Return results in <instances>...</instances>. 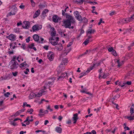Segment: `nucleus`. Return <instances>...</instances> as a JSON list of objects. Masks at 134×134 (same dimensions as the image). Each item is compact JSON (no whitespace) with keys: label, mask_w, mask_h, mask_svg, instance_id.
Here are the masks:
<instances>
[{"label":"nucleus","mask_w":134,"mask_h":134,"mask_svg":"<svg viewBox=\"0 0 134 134\" xmlns=\"http://www.w3.org/2000/svg\"><path fill=\"white\" fill-rule=\"evenodd\" d=\"M62 60H63V62L61 64L62 65H65V64L68 62V59L66 58H63V59Z\"/></svg>","instance_id":"21"},{"label":"nucleus","mask_w":134,"mask_h":134,"mask_svg":"<svg viewBox=\"0 0 134 134\" xmlns=\"http://www.w3.org/2000/svg\"><path fill=\"white\" fill-rule=\"evenodd\" d=\"M87 74L86 72H84L81 73L79 75L80 76H79V77L80 78H81L83 76L86 75Z\"/></svg>","instance_id":"28"},{"label":"nucleus","mask_w":134,"mask_h":134,"mask_svg":"<svg viewBox=\"0 0 134 134\" xmlns=\"http://www.w3.org/2000/svg\"><path fill=\"white\" fill-rule=\"evenodd\" d=\"M72 42H70L67 45V47H70L71 45L72 44Z\"/></svg>","instance_id":"60"},{"label":"nucleus","mask_w":134,"mask_h":134,"mask_svg":"<svg viewBox=\"0 0 134 134\" xmlns=\"http://www.w3.org/2000/svg\"><path fill=\"white\" fill-rule=\"evenodd\" d=\"M112 54L115 56H116L117 55V54L116 52L114 49L111 52Z\"/></svg>","instance_id":"36"},{"label":"nucleus","mask_w":134,"mask_h":134,"mask_svg":"<svg viewBox=\"0 0 134 134\" xmlns=\"http://www.w3.org/2000/svg\"><path fill=\"white\" fill-rule=\"evenodd\" d=\"M107 48L108 51L109 52H111L114 50L113 47L109 46H107Z\"/></svg>","instance_id":"25"},{"label":"nucleus","mask_w":134,"mask_h":134,"mask_svg":"<svg viewBox=\"0 0 134 134\" xmlns=\"http://www.w3.org/2000/svg\"><path fill=\"white\" fill-rule=\"evenodd\" d=\"M95 30L93 29H92L91 27H90L86 32V33L92 34H94L95 32Z\"/></svg>","instance_id":"14"},{"label":"nucleus","mask_w":134,"mask_h":134,"mask_svg":"<svg viewBox=\"0 0 134 134\" xmlns=\"http://www.w3.org/2000/svg\"><path fill=\"white\" fill-rule=\"evenodd\" d=\"M16 4L12 6H9V8L12 9L11 12H9L7 14V16H11L12 15H15L17 11V8L16 7Z\"/></svg>","instance_id":"2"},{"label":"nucleus","mask_w":134,"mask_h":134,"mask_svg":"<svg viewBox=\"0 0 134 134\" xmlns=\"http://www.w3.org/2000/svg\"><path fill=\"white\" fill-rule=\"evenodd\" d=\"M18 72L17 71H15L14 72H13L12 74L13 76H16L18 75Z\"/></svg>","instance_id":"44"},{"label":"nucleus","mask_w":134,"mask_h":134,"mask_svg":"<svg viewBox=\"0 0 134 134\" xmlns=\"http://www.w3.org/2000/svg\"><path fill=\"white\" fill-rule=\"evenodd\" d=\"M86 36L88 38L90 39L92 38V34H89L87 33H86Z\"/></svg>","instance_id":"35"},{"label":"nucleus","mask_w":134,"mask_h":134,"mask_svg":"<svg viewBox=\"0 0 134 134\" xmlns=\"http://www.w3.org/2000/svg\"><path fill=\"white\" fill-rule=\"evenodd\" d=\"M50 26L51 27V29L49 31V33L52 36H55L56 34V31L54 27H52L50 25Z\"/></svg>","instance_id":"7"},{"label":"nucleus","mask_w":134,"mask_h":134,"mask_svg":"<svg viewBox=\"0 0 134 134\" xmlns=\"http://www.w3.org/2000/svg\"><path fill=\"white\" fill-rule=\"evenodd\" d=\"M53 37V36H52L51 39H49L50 42H51V41H54V40L55 39Z\"/></svg>","instance_id":"59"},{"label":"nucleus","mask_w":134,"mask_h":134,"mask_svg":"<svg viewBox=\"0 0 134 134\" xmlns=\"http://www.w3.org/2000/svg\"><path fill=\"white\" fill-rule=\"evenodd\" d=\"M102 71V69L101 68L100 69H99L98 70V72H100L99 77L100 78L101 76V75H102V74H103V75L102 76V78H103V79H105L107 76V74H105L104 73H103V74H102V72H101Z\"/></svg>","instance_id":"11"},{"label":"nucleus","mask_w":134,"mask_h":134,"mask_svg":"<svg viewBox=\"0 0 134 134\" xmlns=\"http://www.w3.org/2000/svg\"><path fill=\"white\" fill-rule=\"evenodd\" d=\"M87 90L86 88H84L83 90L81 92H87Z\"/></svg>","instance_id":"61"},{"label":"nucleus","mask_w":134,"mask_h":134,"mask_svg":"<svg viewBox=\"0 0 134 134\" xmlns=\"http://www.w3.org/2000/svg\"><path fill=\"white\" fill-rule=\"evenodd\" d=\"M90 41V39L87 38L86 39V40L83 43L85 45H87L89 42Z\"/></svg>","instance_id":"32"},{"label":"nucleus","mask_w":134,"mask_h":134,"mask_svg":"<svg viewBox=\"0 0 134 134\" xmlns=\"http://www.w3.org/2000/svg\"><path fill=\"white\" fill-rule=\"evenodd\" d=\"M93 64V66H90V68H88L87 69V70L85 72H87V74L88 73L90 72L91 70H92L93 69V68L95 65L96 64Z\"/></svg>","instance_id":"18"},{"label":"nucleus","mask_w":134,"mask_h":134,"mask_svg":"<svg viewBox=\"0 0 134 134\" xmlns=\"http://www.w3.org/2000/svg\"><path fill=\"white\" fill-rule=\"evenodd\" d=\"M27 64L26 63L25 61L24 63H23L19 65V67L21 68H22L23 67H26L27 65Z\"/></svg>","instance_id":"24"},{"label":"nucleus","mask_w":134,"mask_h":134,"mask_svg":"<svg viewBox=\"0 0 134 134\" xmlns=\"http://www.w3.org/2000/svg\"><path fill=\"white\" fill-rule=\"evenodd\" d=\"M30 37H28L27 38H26V42H27V43H29V42L30 41Z\"/></svg>","instance_id":"51"},{"label":"nucleus","mask_w":134,"mask_h":134,"mask_svg":"<svg viewBox=\"0 0 134 134\" xmlns=\"http://www.w3.org/2000/svg\"><path fill=\"white\" fill-rule=\"evenodd\" d=\"M131 20L132 21H133V20H134V14L131 17Z\"/></svg>","instance_id":"63"},{"label":"nucleus","mask_w":134,"mask_h":134,"mask_svg":"<svg viewBox=\"0 0 134 134\" xmlns=\"http://www.w3.org/2000/svg\"><path fill=\"white\" fill-rule=\"evenodd\" d=\"M14 31L15 32H19V30L17 29H14Z\"/></svg>","instance_id":"62"},{"label":"nucleus","mask_w":134,"mask_h":134,"mask_svg":"<svg viewBox=\"0 0 134 134\" xmlns=\"http://www.w3.org/2000/svg\"><path fill=\"white\" fill-rule=\"evenodd\" d=\"M6 37L10 40L14 41L15 40L16 36L13 34H10L9 36H7Z\"/></svg>","instance_id":"8"},{"label":"nucleus","mask_w":134,"mask_h":134,"mask_svg":"<svg viewBox=\"0 0 134 134\" xmlns=\"http://www.w3.org/2000/svg\"><path fill=\"white\" fill-rule=\"evenodd\" d=\"M75 1L78 3H79L80 4H82L83 2V0H76Z\"/></svg>","instance_id":"39"},{"label":"nucleus","mask_w":134,"mask_h":134,"mask_svg":"<svg viewBox=\"0 0 134 134\" xmlns=\"http://www.w3.org/2000/svg\"><path fill=\"white\" fill-rule=\"evenodd\" d=\"M57 45V46H56L55 47L58 50L60 51L63 49V47L62 44L61 43H59Z\"/></svg>","instance_id":"15"},{"label":"nucleus","mask_w":134,"mask_h":134,"mask_svg":"<svg viewBox=\"0 0 134 134\" xmlns=\"http://www.w3.org/2000/svg\"><path fill=\"white\" fill-rule=\"evenodd\" d=\"M49 10L47 9H46L44 10L42 12V15L43 16H45L46 15V14L47 13L49 12Z\"/></svg>","instance_id":"23"},{"label":"nucleus","mask_w":134,"mask_h":134,"mask_svg":"<svg viewBox=\"0 0 134 134\" xmlns=\"http://www.w3.org/2000/svg\"><path fill=\"white\" fill-rule=\"evenodd\" d=\"M52 19L54 22L57 23L58 22V20H60L61 18H59L57 15H54L53 16Z\"/></svg>","instance_id":"9"},{"label":"nucleus","mask_w":134,"mask_h":134,"mask_svg":"<svg viewBox=\"0 0 134 134\" xmlns=\"http://www.w3.org/2000/svg\"><path fill=\"white\" fill-rule=\"evenodd\" d=\"M54 81H52V82H48L47 83H46L45 85V86H44V90H46V87H49L50 85H52L54 83Z\"/></svg>","instance_id":"12"},{"label":"nucleus","mask_w":134,"mask_h":134,"mask_svg":"<svg viewBox=\"0 0 134 134\" xmlns=\"http://www.w3.org/2000/svg\"><path fill=\"white\" fill-rule=\"evenodd\" d=\"M131 84V81H127L126 83V84L129 85H130Z\"/></svg>","instance_id":"52"},{"label":"nucleus","mask_w":134,"mask_h":134,"mask_svg":"<svg viewBox=\"0 0 134 134\" xmlns=\"http://www.w3.org/2000/svg\"><path fill=\"white\" fill-rule=\"evenodd\" d=\"M21 47L23 48L24 49H25L26 47H25V45L24 44H23L21 45Z\"/></svg>","instance_id":"58"},{"label":"nucleus","mask_w":134,"mask_h":134,"mask_svg":"<svg viewBox=\"0 0 134 134\" xmlns=\"http://www.w3.org/2000/svg\"><path fill=\"white\" fill-rule=\"evenodd\" d=\"M86 94L89 96L88 97V98H91L93 97V94L91 93H86Z\"/></svg>","instance_id":"37"},{"label":"nucleus","mask_w":134,"mask_h":134,"mask_svg":"<svg viewBox=\"0 0 134 134\" xmlns=\"http://www.w3.org/2000/svg\"><path fill=\"white\" fill-rule=\"evenodd\" d=\"M78 114L77 113L74 114L73 115L74 117L72 118L73 119L77 120L79 119V118L78 117Z\"/></svg>","instance_id":"26"},{"label":"nucleus","mask_w":134,"mask_h":134,"mask_svg":"<svg viewBox=\"0 0 134 134\" xmlns=\"http://www.w3.org/2000/svg\"><path fill=\"white\" fill-rule=\"evenodd\" d=\"M23 24L22 23V22L21 21H20L19 22H18L17 23V26H18L20 25H22Z\"/></svg>","instance_id":"54"},{"label":"nucleus","mask_w":134,"mask_h":134,"mask_svg":"<svg viewBox=\"0 0 134 134\" xmlns=\"http://www.w3.org/2000/svg\"><path fill=\"white\" fill-rule=\"evenodd\" d=\"M60 76H63V79L66 76H67V77H68V75L67 74V73H65V72H64V73H62Z\"/></svg>","instance_id":"30"},{"label":"nucleus","mask_w":134,"mask_h":134,"mask_svg":"<svg viewBox=\"0 0 134 134\" xmlns=\"http://www.w3.org/2000/svg\"><path fill=\"white\" fill-rule=\"evenodd\" d=\"M126 118L128 119L129 120H132L134 119V115L132 116H126Z\"/></svg>","instance_id":"29"},{"label":"nucleus","mask_w":134,"mask_h":134,"mask_svg":"<svg viewBox=\"0 0 134 134\" xmlns=\"http://www.w3.org/2000/svg\"><path fill=\"white\" fill-rule=\"evenodd\" d=\"M16 56L15 55L14 56L13 58L10 61H13V62H16L15 60V59H16Z\"/></svg>","instance_id":"46"},{"label":"nucleus","mask_w":134,"mask_h":134,"mask_svg":"<svg viewBox=\"0 0 134 134\" xmlns=\"http://www.w3.org/2000/svg\"><path fill=\"white\" fill-rule=\"evenodd\" d=\"M34 43H32L31 44H30L28 46V47L30 49H32V48L34 46Z\"/></svg>","instance_id":"38"},{"label":"nucleus","mask_w":134,"mask_h":134,"mask_svg":"<svg viewBox=\"0 0 134 134\" xmlns=\"http://www.w3.org/2000/svg\"><path fill=\"white\" fill-rule=\"evenodd\" d=\"M54 55L53 54L51 55H47V57H48L49 60L50 61H52L54 59Z\"/></svg>","instance_id":"19"},{"label":"nucleus","mask_w":134,"mask_h":134,"mask_svg":"<svg viewBox=\"0 0 134 134\" xmlns=\"http://www.w3.org/2000/svg\"><path fill=\"white\" fill-rule=\"evenodd\" d=\"M40 10H38L34 15L33 18H35L37 17L40 15Z\"/></svg>","instance_id":"16"},{"label":"nucleus","mask_w":134,"mask_h":134,"mask_svg":"<svg viewBox=\"0 0 134 134\" xmlns=\"http://www.w3.org/2000/svg\"><path fill=\"white\" fill-rule=\"evenodd\" d=\"M48 46L45 45L44 46L43 48L46 50H48Z\"/></svg>","instance_id":"53"},{"label":"nucleus","mask_w":134,"mask_h":134,"mask_svg":"<svg viewBox=\"0 0 134 134\" xmlns=\"http://www.w3.org/2000/svg\"><path fill=\"white\" fill-rule=\"evenodd\" d=\"M130 113H131V115H132V114L134 113L133 109V108H132L131 107L130 108Z\"/></svg>","instance_id":"45"},{"label":"nucleus","mask_w":134,"mask_h":134,"mask_svg":"<svg viewBox=\"0 0 134 134\" xmlns=\"http://www.w3.org/2000/svg\"><path fill=\"white\" fill-rule=\"evenodd\" d=\"M71 120H69L66 123L69 125H70L71 124Z\"/></svg>","instance_id":"56"},{"label":"nucleus","mask_w":134,"mask_h":134,"mask_svg":"<svg viewBox=\"0 0 134 134\" xmlns=\"http://www.w3.org/2000/svg\"><path fill=\"white\" fill-rule=\"evenodd\" d=\"M63 77L61 76L60 75L59 76L58 78V80L59 81L62 80L63 79Z\"/></svg>","instance_id":"47"},{"label":"nucleus","mask_w":134,"mask_h":134,"mask_svg":"<svg viewBox=\"0 0 134 134\" xmlns=\"http://www.w3.org/2000/svg\"><path fill=\"white\" fill-rule=\"evenodd\" d=\"M74 14L77 19L81 21L82 20V18L81 15L79 14V12L77 10L75 11L74 12Z\"/></svg>","instance_id":"4"},{"label":"nucleus","mask_w":134,"mask_h":134,"mask_svg":"<svg viewBox=\"0 0 134 134\" xmlns=\"http://www.w3.org/2000/svg\"><path fill=\"white\" fill-rule=\"evenodd\" d=\"M31 3V5L33 7H35V3L34 2L33 0H30Z\"/></svg>","instance_id":"42"},{"label":"nucleus","mask_w":134,"mask_h":134,"mask_svg":"<svg viewBox=\"0 0 134 134\" xmlns=\"http://www.w3.org/2000/svg\"><path fill=\"white\" fill-rule=\"evenodd\" d=\"M44 40V39L41 37L39 38V41L38 42V43H43V41Z\"/></svg>","instance_id":"33"},{"label":"nucleus","mask_w":134,"mask_h":134,"mask_svg":"<svg viewBox=\"0 0 134 134\" xmlns=\"http://www.w3.org/2000/svg\"><path fill=\"white\" fill-rule=\"evenodd\" d=\"M36 97V94L34 93H31L29 96V99H32Z\"/></svg>","instance_id":"17"},{"label":"nucleus","mask_w":134,"mask_h":134,"mask_svg":"<svg viewBox=\"0 0 134 134\" xmlns=\"http://www.w3.org/2000/svg\"><path fill=\"white\" fill-rule=\"evenodd\" d=\"M84 31L83 30H81V31L80 33L79 34V36H78L77 38H79L80 36H81L82 34L84 33Z\"/></svg>","instance_id":"48"},{"label":"nucleus","mask_w":134,"mask_h":134,"mask_svg":"<svg viewBox=\"0 0 134 134\" xmlns=\"http://www.w3.org/2000/svg\"><path fill=\"white\" fill-rule=\"evenodd\" d=\"M96 49H93L92 51L89 50V51L87 50H86V52H85L83 54L84 55H85L86 54L88 51H90V52L91 51L92 52H93V51H96Z\"/></svg>","instance_id":"34"},{"label":"nucleus","mask_w":134,"mask_h":134,"mask_svg":"<svg viewBox=\"0 0 134 134\" xmlns=\"http://www.w3.org/2000/svg\"><path fill=\"white\" fill-rule=\"evenodd\" d=\"M12 43H10V48H12H12L13 49H14L15 48V47H16L15 46H12Z\"/></svg>","instance_id":"49"},{"label":"nucleus","mask_w":134,"mask_h":134,"mask_svg":"<svg viewBox=\"0 0 134 134\" xmlns=\"http://www.w3.org/2000/svg\"><path fill=\"white\" fill-rule=\"evenodd\" d=\"M62 15L63 16H65L66 18V16H67V15H69L68 13H66L63 10H62Z\"/></svg>","instance_id":"41"},{"label":"nucleus","mask_w":134,"mask_h":134,"mask_svg":"<svg viewBox=\"0 0 134 134\" xmlns=\"http://www.w3.org/2000/svg\"><path fill=\"white\" fill-rule=\"evenodd\" d=\"M119 86H121V87H126V83H123V85H122L121 82H120L118 83Z\"/></svg>","instance_id":"31"},{"label":"nucleus","mask_w":134,"mask_h":134,"mask_svg":"<svg viewBox=\"0 0 134 134\" xmlns=\"http://www.w3.org/2000/svg\"><path fill=\"white\" fill-rule=\"evenodd\" d=\"M50 42L53 46H55L58 44V42L57 41H55L54 40V41H51Z\"/></svg>","instance_id":"27"},{"label":"nucleus","mask_w":134,"mask_h":134,"mask_svg":"<svg viewBox=\"0 0 134 134\" xmlns=\"http://www.w3.org/2000/svg\"><path fill=\"white\" fill-rule=\"evenodd\" d=\"M63 119V117L61 116H59V117L58 118V119L60 121L62 120V119Z\"/></svg>","instance_id":"57"},{"label":"nucleus","mask_w":134,"mask_h":134,"mask_svg":"<svg viewBox=\"0 0 134 134\" xmlns=\"http://www.w3.org/2000/svg\"><path fill=\"white\" fill-rule=\"evenodd\" d=\"M30 23L28 21H23L22 27L23 28L28 29L30 27Z\"/></svg>","instance_id":"6"},{"label":"nucleus","mask_w":134,"mask_h":134,"mask_svg":"<svg viewBox=\"0 0 134 134\" xmlns=\"http://www.w3.org/2000/svg\"><path fill=\"white\" fill-rule=\"evenodd\" d=\"M124 129H126V130H125V131H126V130H130V128L128 126H125L124 127Z\"/></svg>","instance_id":"55"},{"label":"nucleus","mask_w":134,"mask_h":134,"mask_svg":"<svg viewBox=\"0 0 134 134\" xmlns=\"http://www.w3.org/2000/svg\"><path fill=\"white\" fill-rule=\"evenodd\" d=\"M82 21H83V22L84 23H87L88 21L87 19L85 17H84Z\"/></svg>","instance_id":"43"},{"label":"nucleus","mask_w":134,"mask_h":134,"mask_svg":"<svg viewBox=\"0 0 134 134\" xmlns=\"http://www.w3.org/2000/svg\"><path fill=\"white\" fill-rule=\"evenodd\" d=\"M10 94V93H4V96L6 97H8L9 95Z\"/></svg>","instance_id":"50"},{"label":"nucleus","mask_w":134,"mask_h":134,"mask_svg":"<svg viewBox=\"0 0 134 134\" xmlns=\"http://www.w3.org/2000/svg\"><path fill=\"white\" fill-rule=\"evenodd\" d=\"M9 66L10 69L14 70L17 69L19 66V64L17 62L10 61Z\"/></svg>","instance_id":"3"},{"label":"nucleus","mask_w":134,"mask_h":134,"mask_svg":"<svg viewBox=\"0 0 134 134\" xmlns=\"http://www.w3.org/2000/svg\"><path fill=\"white\" fill-rule=\"evenodd\" d=\"M55 131L58 133H61L62 132V130L61 127H57L55 128Z\"/></svg>","instance_id":"20"},{"label":"nucleus","mask_w":134,"mask_h":134,"mask_svg":"<svg viewBox=\"0 0 134 134\" xmlns=\"http://www.w3.org/2000/svg\"><path fill=\"white\" fill-rule=\"evenodd\" d=\"M37 93V94H36V97H40L41 96L42 94V93Z\"/></svg>","instance_id":"40"},{"label":"nucleus","mask_w":134,"mask_h":134,"mask_svg":"<svg viewBox=\"0 0 134 134\" xmlns=\"http://www.w3.org/2000/svg\"><path fill=\"white\" fill-rule=\"evenodd\" d=\"M66 19L63 21V25L65 28H69L71 24H74L75 22V20L73 17L71 15H67L66 16Z\"/></svg>","instance_id":"1"},{"label":"nucleus","mask_w":134,"mask_h":134,"mask_svg":"<svg viewBox=\"0 0 134 134\" xmlns=\"http://www.w3.org/2000/svg\"><path fill=\"white\" fill-rule=\"evenodd\" d=\"M39 37L38 35L35 34L33 36V38L34 40L38 43L39 41Z\"/></svg>","instance_id":"13"},{"label":"nucleus","mask_w":134,"mask_h":134,"mask_svg":"<svg viewBox=\"0 0 134 134\" xmlns=\"http://www.w3.org/2000/svg\"><path fill=\"white\" fill-rule=\"evenodd\" d=\"M41 29V28L39 27V25H35L32 27L33 32L38 31Z\"/></svg>","instance_id":"10"},{"label":"nucleus","mask_w":134,"mask_h":134,"mask_svg":"<svg viewBox=\"0 0 134 134\" xmlns=\"http://www.w3.org/2000/svg\"><path fill=\"white\" fill-rule=\"evenodd\" d=\"M46 6V4L45 3H41L39 5V8L40 9H42L45 8Z\"/></svg>","instance_id":"22"},{"label":"nucleus","mask_w":134,"mask_h":134,"mask_svg":"<svg viewBox=\"0 0 134 134\" xmlns=\"http://www.w3.org/2000/svg\"><path fill=\"white\" fill-rule=\"evenodd\" d=\"M96 132L95 130H92L91 131V134H96Z\"/></svg>","instance_id":"64"},{"label":"nucleus","mask_w":134,"mask_h":134,"mask_svg":"<svg viewBox=\"0 0 134 134\" xmlns=\"http://www.w3.org/2000/svg\"><path fill=\"white\" fill-rule=\"evenodd\" d=\"M132 21L131 18H127L123 19L120 20V23L121 24H124Z\"/></svg>","instance_id":"5"}]
</instances>
